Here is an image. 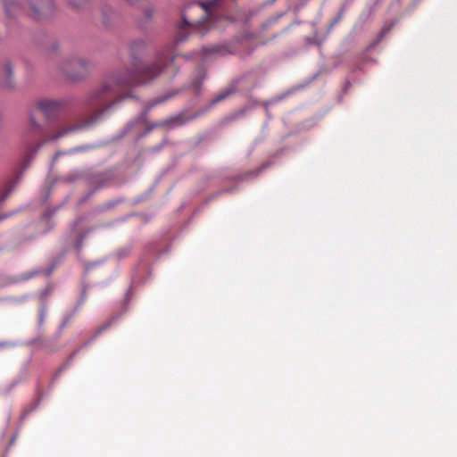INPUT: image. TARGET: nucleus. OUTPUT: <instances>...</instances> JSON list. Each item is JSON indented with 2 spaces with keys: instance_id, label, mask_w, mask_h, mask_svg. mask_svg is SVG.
<instances>
[{
  "instance_id": "obj_2",
  "label": "nucleus",
  "mask_w": 457,
  "mask_h": 457,
  "mask_svg": "<svg viewBox=\"0 0 457 457\" xmlns=\"http://www.w3.org/2000/svg\"><path fill=\"white\" fill-rule=\"evenodd\" d=\"M181 23L178 27L175 44L183 42L188 34L198 32L201 36L212 28L215 21L204 3L194 2L182 11Z\"/></svg>"
},
{
  "instance_id": "obj_9",
  "label": "nucleus",
  "mask_w": 457,
  "mask_h": 457,
  "mask_svg": "<svg viewBox=\"0 0 457 457\" xmlns=\"http://www.w3.org/2000/svg\"><path fill=\"white\" fill-rule=\"evenodd\" d=\"M235 92V89L233 87H227L220 92H219L216 96L212 99V104H217L227 97H228L230 95H232Z\"/></svg>"
},
{
  "instance_id": "obj_7",
  "label": "nucleus",
  "mask_w": 457,
  "mask_h": 457,
  "mask_svg": "<svg viewBox=\"0 0 457 457\" xmlns=\"http://www.w3.org/2000/svg\"><path fill=\"white\" fill-rule=\"evenodd\" d=\"M4 8L7 16L15 18L24 11L22 4L17 0H4Z\"/></svg>"
},
{
  "instance_id": "obj_18",
  "label": "nucleus",
  "mask_w": 457,
  "mask_h": 457,
  "mask_svg": "<svg viewBox=\"0 0 457 457\" xmlns=\"http://www.w3.org/2000/svg\"><path fill=\"white\" fill-rule=\"evenodd\" d=\"M8 345L7 343H5V342H2V343H0V347H4V346H5V345Z\"/></svg>"
},
{
  "instance_id": "obj_15",
  "label": "nucleus",
  "mask_w": 457,
  "mask_h": 457,
  "mask_svg": "<svg viewBox=\"0 0 457 457\" xmlns=\"http://www.w3.org/2000/svg\"><path fill=\"white\" fill-rule=\"evenodd\" d=\"M211 52H212V51H211L210 49L206 48V47H204V48L202 49V54H203L204 55H206V54H209V53H211Z\"/></svg>"
},
{
  "instance_id": "obj_8",
  "label": "nucleus",
  "mask_w": 457,
  "mask_h": 457,
  "mask_svg": "<svg viewBox=\"0 0 457 457\" xmlns=\"http://www.w3.org/2000/svg\"><path fill=\"white\" fill-rule=\"evenodd\" d=\"M225 0H208L204 2V4L208 7L210 13L215 20V11L221 7L224 4Z\"/></svg>"
},
{
  "instance_id": "obj_13",
  "label": "nucleus",
  "mask_w": 457,
  "mask_h": 457,
  "mask_svg": "<svg viewBox=\"0 0 457 457\" xmlns=\"http://www.w3.org/2000/svg\"><path fill=\"white\" fill-rule=\"evenodd\" d=\"M154 9L153 8H145L144 10L145 20L149 21L154 16Z\"/></svg>"
},
{
  "instance_id": "obj_10",
  "label": "nucleus",
  "mask_w": 457,
  "mask_h": 457,
  "mask_svg": "<svg viewBox=\"0 0 457 457\" xmlns=\"http://www.w3.org/2000/svg\"><path fill=\"white\" fill-rule=\"evenodd\" d=\"M54 292V287L51 285L46 286L39 295L40 301L42 304L44 305L46 302L47 301L48 297L53 294Z\"/></svg>"
},
{
  "instance_id": "obj_16",
  "label": "nucleus",
  "mask_w": 457,
  "mask_h": 457,
  "mask_svg": "<svg viewBox=\"0 0 457 457\" xmlns=\"http://www.w3.org/2000/svg\"><path fill=\"white\" fill-rule=\"evenodd\" d=\"M161 102H162V100H156V101H154V103H152V104H150V107H152V106H154V105H155V104H159V103H161Z\"/></svg>"
},
{
  "instance_id": "obj_1",
  "label": "nucleus",
  "mask_w": 457,
  "mask_h": 457,
  "mask_svg": "<svg viewBox=\"0 0 457 457\" xmlns=\"http://www.w3.org/2000/svg\"><path fill=\"white\" fill-rule=\"evenodd\" d=\"M146 41L137 39L130 44L132 56V70L123 69L112 74L96 89L93 90L86 99L88 117L77 125L60 129L51 135H44V128L33 116L30 117L23 132V139L29 144L30 141L44 136L36 145H29L26 151L25 165L33 159L37 150L46 143L56 140L69 132L91 127L109 114L113 108L123 99L130 97L129 94H121L127 87L139 86L155 79L167 66L168 60L172 62L175 58L173 46H169L157 54L156 61L150 65H139L137 55L146 48Z\"/></svg>"
},
{
  "instance_id": "obj_6",
  "label": "nucleus",
  "mask_w": 457,
  "mask_h": 457,
  "mask_svg": "<svg viewBox=\"0 0 457 457\" xmlns=\"http://www.w3.org/2000/svg\"><path fill=\"white\" fill-rule=\"evenodd\" d=\"M0 87L12 89L14 87L13 65L6 60L0 64Z\"/></svg>"
},
{
  "instance_id": "obj_11",
  "label": "nucleus",
  "mask_w": 457,
  "mask_h": 457,
  "mask_svg": "<svg viewBox=\"0 0 457 457\" xmlns=\"http://www.w3.org/2000/svg\"><path fill=\"white\" fill-rule=\"evenodd\" d=\"M10 193H11V188H9V187H5L0 191V208L2 207L4 202L8 197ZM4 218H5V216L4 217L0 216V220H2Z\"/></svg>"
},
{
  "instance_id": "obj_3",
  "label": "nucleus",
  "mask_w": 457,
  "mask_h": 457,
  "mask_svg": "<svg viewBox=\"0 0 457 457\" xmlns=\"http://www.w3.org/2000/svg\"><path fill=\"white\" fill-rule=\"evenodd\" d=\"M91 62L81 57L66 59L62 64V71L69 78L79 79L83 78L89 71Z\"/></svg>"
},
{
  "instance_id": "obj_5",
  "label": "nucleus",
  "mask_w": 457,
  "mask_h": 457,
  "mask_svg": "<svg viewBox=\"0 0 457 457\" xmlns=\"http://www.w3.org/2000/svg\"><path fill=\"white\" fill-rule=\"evenodd\" d=\"M29 15L35 20L49 17L54 11L53 0H29Z\"/></svg>"
},
{
  "instance_id": "obj_4",
  "label": "nucleus",
  "mask_w": 457,
  "mask_h": 457,
  "mask_svg": "<svg viewBox=\"0 0 457 457\" xmlns=\"http://www.w3.org/2000/svg\"><path fill=\"white\" fill-rule=\"evenodd\" d=\"M65 105L66 101L63 99H43L36 104L37 108L42 112L47 120L55 119Z\"/></svg>"
},
{
  "instance_id": "obj_12",
  "label": "nucleus",
  "mask_w": 457,
  "mask_h": 457,
  "mask_svg": "<svg viewBox=\"0 0 457 457\" xmlns=\"http://www.w3.org/2000/svg\"><path fill=\"white\" fill-rule=\"evenodd\" d=\"M87 0H69V4L76 8H79L86 4Z\"/></svg>"
},
{
  "instance_id": "obj_17",
  "label": "nucleus",
  "mask_w": 457,
  "mask_h": 457,
  "mask_svg": "<svg viewBox=\"0 0 457 457\" xmlns=\"http://www.w3.org/2000/svg\"><path fill=\"white\" fill-rule=\"evenodd\" d=\"M59 155H60V153L55 154V155L53 157V162H54L56 161V159L58 158Z\"/></svg>"
},
{
  "instance_id": "obj_14",
  "label": "nucleus",
  "mask_w": 457,
  "mask_h": 457,
  "mask_svg": "<svg viewBox=\"0 0 457 457\" xmlns=\"http://www.w3.org/2000/svg\"><path fill=\"white\" fill-rule=\"evenodd\" d=\"M44 322V307L41 308L39 313V323L42 324Z\"/></svg>"
}]
</instances>
